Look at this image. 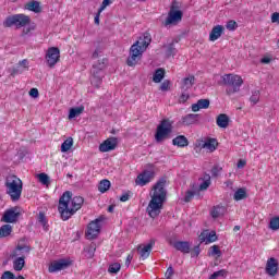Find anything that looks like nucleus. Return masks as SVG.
<instances>
[{"label": "nucleus", "instance_id": "nucleus-1", "mask_svg": "<svg viewBox=\"0 0 279 279\" xmlns=\"http://www.w3.org/2000/svg\"><path fill=\"white\" fill-rule=\"evenodd\" d=\"M167 178H160L155 185L153 186V192L150 193V202L146 208L149 217L151 219H156L160 211L162 210V206L167 201Z\"/></svg>", "mask_w": 279, "mask_h": 279}, {"label": "nucleus", "instance_id": "nucleus-2", "mask_svg": "<svg viewBox=\"0 0 279 279\" xmlns=\"http://www.w3.org/2000/svg\"><path fill=\"white\" fill-rule=\"evenodd\" d=\"M84 206V197L82 196H74L73 193L70 191H66L62 194V196L59 198V206L58 211L60 214V217L62 221H69L80 208Z\"/></svg>", "mask_w": 279, "mask_h": 279}, {"label": "nucleus", "instance_id": "nucleus-3", "mask_svg": "<svg viewBox=\"0 0 279 279\" xmlns=\"http://www.w3.org/2000/svg\"><path fill=\"white\" fill-rule=\"evenodd\" d=\"M151 45V34L144 33L140 36L129 50V57L126 59L128 66H136L140 60H143V53L147 51V47Z\"/></svg>", "mask_w": 279, "mask_h": 279}, {"label": "nucleus", "instance_id": "nucleus-4", "mask_svg": "<svg viewBox=\"0 0 279 279\" xmlns=\"http://www.w3.org/2000/svg\"><path fill=\"white\" fill-rule=\"evenodd\" d=\"M5 193L9 195L11 202H19L23 195V181L19 177L11 174L5 178L4 182Z\"/></svg>", "mask_w": 279, "mask_h": 279}, {"label": "nucleus", "instance_id": "nucleus-5", "mask_svg": "<svg viewBox=\"0 0 279 279\" xmlns=\"http://www.w3.org/2000/svg\"><path fill=\"white\" fill-rule=\"evenodd\" d=\"M222 84L223 86H227V95H234V93H239V90H241V86H243V78L236 74H225L222 76Z\"/></svg>", "mask_w": 279, "mask_h": 279}, {"label": "nucleus", "instance_id": "nucleus-6", "mask_svg": "<svg viewBox=\"0 0 279 279\" xmlns=\"http://www.w3.org/2000/svg\"><path fill=\"white\" fill-rule=\"evenodd\" d=\"M171 132H173V122L169 119H163L157 126L155 133V141L156 143H162L171 136Z\"/></svg>", "mask_w": 279, "mask_h": 279}, {"label": "nucleus", "instance_id": "nucleus-7", "mask_svg": "<svg viewBox=\"0 0 279 279\" xmlns=\"http://www.w3.org/2000/svg\"><path fill=\"white\" fill-rule=\"evenodd\" d=\"M106 64H108V59H102L101 62L98 61V63L93 65L90 83L96 88H99L101 86V77H104V74L101 71L106 69Z\"/></svg>", "mask_w": 279, "mask_h": 279}, {"label": "nucleus", "instance_id": "nucleus-8", "mask_svg": "<svg viewBox=\"0 0 279 279\" xmlns=\"http://www.w3.org/2000/svg\"><path fill=\"white\" fill-rule=\"evenodd\" d=\"M29 16L25 14H14L5 19L4 27H16L21 29V27L29 25Z\"/></svg>", "mask_w": 279, "mask_h": 279}, {"label": "nucleus", "instance_id": "nucleus-9", "mask_svg": "<svg viewBox=\"0 0 279 279\" xmlns=\"http://www.w3.org/2000/svg\"><path fill=\"white\" fill-rule=\"evenodd\" d=\"M101 218H97L89 222L86 232V236L89 239V241H93V239H97V236H99V233L101 232Z\"/></svg>", "mask_w": 279, "mask_h": 279}, {"label": "nucleus", "instance_id": "nucleus-10", "mask_svg": "<svg viewBox=\"0 0 279 279\" xmlns=\"http://www.w3.org/2000/svg\"><path fill=\"white\" fill-rule=\"evenodd\" d=\"M46 62L50 69H53L57 62H60V48L50 47L46 52Z\"/></svg>", "mask_w": 279, "mask_h": 279}, {"label": "nucleus", "instance_id": "nucleus-11", "mask_svg": "<svg viewBox=\"0 0 279 279\" xmlns=\"http://www.w3.org/2000/svg\"><path fill=\"white\" fill-rule=\"evenodd\" d=\"M184 13H182V11L180 10H175V7L172 5L170 8V11L168 13V17L166 19L163 25L167 27L169 25H178V23H180V21H182V16Z\"/></svg>", "mask_w": 279, "mask_h": 279}, {"label": "nucleus", "instance_id": "nucleus-12", "mask_svg": "<svg viewBox=\"0 0 279 279\" xmlns=\"http://www.w3.org/2000/svg\"><path fill=\"white\" fill-rule=\"evenodd\" d=\"M32 252V247L25 244H17L16 247L11 252L9 258H27L29 253Z\"/></svg>", "mask_w": 279, "mask_h": 279}, {"label": "nucleus", "instance_id": "nucleus-13", "mask_svg": "<svg viewBox=\"0 0 279 279\" xmlns=\"http://www.w3.org/2000/svg\"><path fill=\"white\" fill-rule=\"evenodd\" d=\"M19 217H21V213H19V207H13L4 211L1 221H3L4 223H16V221H19Z\"/></svg>", "mask_w": 279, "mask_h": 279}, {"label": "nucleus", "instance_id": "nucleus-14", "mask_svg": "<svg viewBox=\"0 0 279 279\" xmlns=\"http://www.w3.org/2000/svg\"><path fill=\"white\" fill-rule=\"evenodd\" d=\"M71 266V262L66 260V259H59V260H54L52 262L49 267H48V271L49 274H57V271H62L64 269H68V267Z\"/></svg>", "mask_w": 279, "mask_h": 279}, {"label": "nucleus", "instance_id": "nucleus-15", "mask_svg": "<svg viewBox=\"0 0 279 279\" xmlns=\"http://www.w3.org/2000/svg\"><path fill=\"white\" fill-rule=\"evenodd\" d=\"M156 173L151 170H144L141 174L137 175L135 182L138 186H145L146 184H149L151 180H154V177Z\"/></svg>", "mask_w": 279, "mask_h": 279}, {"label": "nucleus", "instance_id": "nucleus-16", "mask_svg": "<svg viewBox=\"0 0 279 279\" xmlns=\"http://www.w3.org/2000/svg\"><path fill=\"white\" fill-rule=\"evenodd\" d=\"M118 143L119 141L117 140V137H109L99 145V151H101L102 154H106L107 151H112L117 149Z\"/></svg>", "mask_w": 279, "mask_h": 279}, {"label": "nucleus", "instance_id": "nucleus-17", "mask_svg": "<svg viewBox=\"0 0 279 279\" xmlns=\"http://www.w3.org/2000/svg\"><path fill=\"white\" fill-rule=\"evenodd\" d=\"M278 267H279L278 259H276L275 257H270L266 263L265 271L268 276L274 278V276L278 275Z\"/></svg>", "mask_w": 279, "mask_h": 279}, {"label": "nucleus", "instance_id": "nucleus-18", "mask_svg": "<svg viewBox=\"0 0 279 279\" xmlns=\"http://www.w3.org/2000/svg\"><path fill=\"white\" fill-rule=\"evenodd\" d=\"M173 247L182 254H191V242L189 241H177L173 243Z\"/></svg>", "mask_w": 279, "mask_h": 279}, {"label": "nucleus", "instance_id": "nucleus-19", "mask_svg": "<svg viewBox=\"0 0 279 279\" xmlns=\"http://www.w3.org/2000/svg\"><path fill=\"white\" fill-rule=\"evenodd\" d=\"M154 245H156L155 240H150L148 244H146L144 247H138L140 256L141 258H149V255L151 254V250L154 248Z\"/></svg>", "mask_w": 279, "mask_h": 279}, {"label": "nucleus", "instance_id": "nucleus-20", "mask_svg": "<svg viewBox=\"0 0 279 279\" xmlns=\"http://www.w3.org/2000/svg\"><path fill=\"white\" fill-rule=\"evenodd\" d=\"M225 27L222 25H216L213 27L211 32L209 33V40L210 43H215V40H219L223 35Z\"/></svg>", "mask_w": 279, "mask_h": 279}, {"label": "nucleus", "instance_id": "nucleus-21", "mask_svg": "<svg viewBox=\"0 0 279 279\" xmlns=\"http://www.w3.org/2000/svg\"><path fill=\"white\" fill-rule=\"evenodd\" d=\"M210 106V100L208 99H199L196 104L192 105L193 112H199L202 109H206Z\"/></svg>", "mask_w": 279, "mask_h": 279}, {"label": "nucleus", "instance_id": "nucleus-22", "mask_svg": "<svg viewBox=\"0 0 279 279\" xmlns=\"http://www.w3.org/2000/svg\"><path fill=\"white\" fill-rule=\"evenodd\" d=\"M9 258L13 263L14 271H23V268L25 267L24 258H22V257H9Z\"/></svg>", "mask_w": 279, "mask_h": 279}, {"label": "nucleus", "instance_id": "nucleus-23", "mask_svg": "<svg viewBox=\"0 0 279 279\" xmlns=\"http://www.w3.org/2000/svg\"><path fill=\"white\" fill-rule=\"evenodd\" d=\"M197 121H199V114L195 113H189L182 118L183 125H194Z\"/></svg>", "mask_w": 279, "mask_h": 279}, {"label": "nucleus", "instance_id": "nucleus-24", "mask_svg": "<svg viewBox=\"0 0 279 279\" xmlns=\"http://www.w3.org/2000/svg\"><path fill=\"white\" fill-rule=\"evenodd\" d=\"M218 146L219 142H217V138L207 137L205 141V149L209 153L216 151Z\"/></svg>", "mask_w": 279, "mask_h": 279}, {"label": "nucleus", "instance_id": "nucleus-25", "mask_svg": "<svg viewBox=\"0 0 279 279\" xmlns=\"http://www.w3.org/2000/svg\"><path fill=\"white\" fill-rule=\"evenodd\" d=\"M216 123H217L218 128L226 129V128H228V125H230V118L226 113H220L217 117Z\"/></svg>", "mask_w": 279, "mask_h": 279}, {"label": "nucleus", "instance_id": "nucleus-26", "mask_svg": "<svg viewBox=\"0 0 279 279\" xmlns=\"http://www.w3.org/2000/svg\"><path fill=\"white\" fill-rule=\"evenodd\" d=\"M172 145L177 147H189V138L184 135H179L172 140Z\"/></svg>", "mask_w": 279, "mask_h": 279}, {"label": "nucleus", "instance_id": "nucleus-27", "mask_svg": "<svg viewBox=\"0 0 279 279\" xmlns=\"http://www.w3.org/2000/svg\"><path fill=\"white\" fill-rule=\"evenodd\" d=\"M210 215L213 219H219V217H223V215H226V207L217 205L211 209Z\"/></svg>", "mask_w": 279, "mask_h": 279}, {"label": "nucleus", "instance_id": "nucleus-28", "mask_svg": "<svg viewBox=\"0 0 279 279\" xmlns=\"http://www.w3.org/2000/svg\"><path fill=\"white\" fill-rule=\"evenodd\" d=\"M201 241L202 243H215V241H217V232L215 231H210L206 234V236H204V234H201Z\"/></svg>", "mask_w": 279, "mask_h": 279}, {"label": "nucleus", "instance_id": "nucleus-29", "mask_svg": "<svg viewBox=\"0 0 279 279\" xmlns=\"http://www.w3.org/2000/svg\"><path fill=\"white\" fill-rule=\"evenodd\" d=\"M195 84V76L191 75L185 78H183V84L181 86L182 90H189L193 88V85Z\"/></svg>", "mask_w": 279, "mask_h": 279}, {"label": "nucleus", "instance_id": "nucleus-30", "mask_svg": "<svg viewBox=\"0 0 279 279\" xmlns=\"http://www.w3.org/2000/svg\"><path fill=\"white\" fill-rule=\"evenodd\" d=\"M162 80H165V69L159 68L155 71L153 75V82H155V84H160Z\"/></svg>", "mask_w": 279, "mask_h": 279}, {"label": "nucleus", "instance_id": "nucleus-31", "mask_svg": "<svg viewBox=\"0 0 279 279\" xmlns=\"http://www.w3.org/2000/svg\"><path fill=\"white\" fill-rule=\"evenodd\" d=\"M246 197H247V191L245 190V187L238 189L233 195V199L235 202H241V199H245Z\"/></svg>", "mask_w": 279, "mask_h": 279}, {"label": "nucleus", "instance_id": "nucleus-32", "mask_svg": "<svg viewBox=\"0 0 279 279\" xmlns=\"http://www.w3.org/2000/svg\"><path fill=\"white\" fill-rule=\"evenodd\" d=\"M85 257L87 258H94L95 252H97V244L92 243L89 246L84 248Z\"/></svg>", "mask_w": 279, "mask_h": 279}, {"label": "nucleus", "instance_id": "nucleus-33", "mask_svg": "<svg viewBox=\"0 0 279 279\" xmlns=\"http://www.w3.org/2000/svg\"><path fill=\"white\" fill-rule=\"evenodd\" d=\"M27 10H29L31 12H35V14L40 13L41 12L40 2H38L36 0L28 2Z\"/></svg>", "mask_w": 279, "mask_h": 279}, {"label": "nucleus", "instance_id": "nucleus-34", "mask_svg": "<svg viewBox=\"0 0 279 279\" xmlns=\"http://www.w3.org/2000/svg\"><path fill=\"white\" fill-rule=\"evenodd\" d=\"M111 183L108 179L101 180L98 184V191L100 193H106L110 191Z\"/></svg>", "mask_w": 279, "mask_h": 279}, {"label": "nucleus", "instance_id": "nucleus-35", "mask_svg": "<svg viewBox=\"0 0 279 279\" xmlns=\"http://www.w3.org/2000/svg\"><path fill=\"white\" fill-rule=\"evenodd\" d=\"M84 112V106L74 107L70 109L69 119H75V117H80Z\"/></svg>", "mask_w": 279, "mask_h": 279}, {"label": "nucleus", "instance_id": "nucleus-36", "mask_svg": "<svg viewBox=\"0 0 279 279\" xmlns=\"http://www.w3.org/2000/svg\"><path fill=\"white\" fill-rule=\"evenodd\" d=\"M12 234V227L10 225H3L0 227V239H5Z\"/></svg>", "mask_w": 279, "mask_h": 279}, {"label": "nucleus", "instance_id": "nucleus-37", "mask_svg": "<svg viewBox=\"0 0 279 279\" xmlns=\"http://www.w3.org/2000/svg\"><path fill=\"white\" fill-rule=\"evenodd\" d=\"M71 147H73V138L69 137L68 140H65L62 144H61V151L63 154H66V151H69V149H71Z\"/></svg>", "mask_w": 279, "mask_h": 279}, {"label": "nucleus", "instance_id": "nucleus-38", "mask_svg": "<svg viewBox=\"0 0 279 279\" xmlns=\"http://www.w3.org/2000/svg\"><path fill=\"white\" fill-rule=\"evenodd\" d=\"M217 278H228V270L221 269V270L215 271L209 276L208 279H217Z\"/></svg>", "mask_w": 279, "mask_h": 279}, {"label": "nucleus", "instance_id": "nucleus-39", "mask_svg": "<svg viewBox=\"0 0 279 279\" xmlns=\"http://www.w3.org/2000/svg\"><path fill=\"white\" fill-rule=\"evenodd\" d=\"M175 53H178V50L175 49V45L173 43L166 46L167 58H171V56H175Z\"/></svg>", "mask_w": 279, "mask_h": 279}, {"label": "nucleus", "instance_id": "nucleus-40", "mask_svg": "<svg viewBox=\"0 0 279 279\" xmlns=\"http://www.w3.org/2000/svg\"><path fill=\"white\" fill-rule=\"evenodd\" d=\"M250 101L253 104V106H256V104L260 101V90H253L252 96L250 97Z\"/></svg>", "mask_w": 279, "mask_h": 279}, {"label": "nucleus", "instance_id": "nucleus-41", "mask_svg": "<svg viewBox=\"0 0 279 279\" xmlns=\"http://www.w3.org/2000/svg\"><path fill=\"white\" fill-rule=\"evenodd\" d=\"M9 73H11V77H16V75H22V73H25V69L17 64L15 68L9 70Z\"/></svg>", "mask_w": 279, "mask_h": 279}, {"label": "nucleus", "instance_id": "nucleus-42", "mask_svg": "<svg viewBox=\"0 0 279 279\" xmlns=\"http://www.w3.org/2000/svg\"><path fill=\"white\" fill-rule=\"evenodd\" d=\"M119 271H121V264L120 263H113L110 264L108 267V272L109 274H118Z\"/></svg>", "mask_w": 279, "mask_h": 279}, {"label": "nucleus", "instance_id": "nucleus-43", "mask_svg": "<svg viewBox=\"0 0 279 279\" xmlns=\"http://www.w3.org/2000/svg\"><path fill=\"white\" fill-rule=\"evenodd\" d=\"M269 228L270 230H279V216L270 219Z\"/></svg>", "mask_w": 279, "mask_h": 279}, {"label": "nucleus", "instance_id": "nucleus-44", "mask_svg": "<svg viewBox=\"0 0 279 279\" xmlns=\"http://www.w3.org/2000/svg\"><path fill=\"white\" fill-rule=\"evenodd\" d=\"M38 180L41 184L45 186H48L49 184V175L47 173H39L38 174Z\"/></svg>", "mask_w": 279, "mask_h": 279}, {"label": "nucleus", "instance_id": "nucleus-45", "mask_svg": "<svg viewBox=\"0 0 279 279\" xmlns=\"http://www.w3.org/2000/svg\"><path fill=\"white\" fill-rule=\"evenodd\" d=\"M190 97H191V95L189 94V90H182V94L179 98V104H186V101H189Z\"/></svg>", "mask_w": 279, "mask_h": 279}, {"label": "nucleus", "instance_id": "nucleus-46", "mask_svg": "<svg viewBox=\"0 0 279 279\" xmlns=\"http://www.w3.org/2000/svg\"><path fill=\"white\" fill-rule=\"evenodd\" d=\"M239 27V24L234 20H231L227 23L226 28L229 29V32H234Z\"/></svg>", "mask_w": 279, "mask_h": 279}, {"label": "nucleus", "instance_id": "nucleus-47", "mask_svg": "<svg viewBox=\"0 0 279 279\" xmlns=\"http://www.w3.org/2000/svg\"><path fill=\"white\" fill-rule=\"evenodd\" d=\"M195 149H206V141L197 140L194 144Z\"/></svg>", "mask_w": 279, "mask_h": 279}, {"label": "nucleus", "instance_id": "nucleus-48", "mask_svg": "<svg viewBox=\"0 0 279 279\" xmlns=\"http://www.w3.org/2000/svg\"><path fill=\"white\" fill-rule=\"evenodd\" d=\"M222 171V168L219 167V166H214L213 169H211V175L213 178H218L219 174L221 173Z\"/></svg>", "mask_w": 279, "mask_h": 279}, {"label": "nucleus", "instance_id": "nucleus-49", "mask_svg": "<svg viewBox=\"0 0 279 279\" xmlns=\"http://www.w3.org/2000/svg\"><path fill=\"white\" fill-rule=\"evenodd\" d=\"M211 252L210 255L211 256H221V250H219V246L214 245L210 247Z\"/></svg>", "mask_w": 279, "mask_h": 279}, {"label": "nucleus", "instance_id": "nucleus-50", "mask_svg": "<svg viewBox=\"0 0 279 279\" xmlns=\"http://www.w3.org/2000/svg\"><path fill=\"white\" fill-rule=\"evenodd\" d=\"M16 277L10 270H7L2 274L1 279H15Z\"/></svg>", "mask_w": 279, "mask_h": 279}, {"label": "nucleus", "instance_id": "nucleus-51", "mask_svg": "<svg viewBox=\"0 0 279 279\" xmlns=\"http://www.w3.org/2000/svg\"><path fill=\"white\" fill-rule=\"evenodd\" d=\"M193 197H195V192L187 191L184 196V202L189 203L191 199H193Z\"/></svg>", "mask_w": 279, "mask_h": 279}, {"label": "nucleus", "instance_id": "nucleus-52", "mask_svg": "<svg viewBox=\"0 0 279 279\" xmlns=\"http://www.w3.org/2000/svg\"><path fill=\"white\" fill-rule=\"evenodd\" d=\"M169 86H171V82H169V80H166L161 83L160 90L167 92L169 90Z\"/></svg>", "mask_w": 279, "mask_h": 279}, {"label": "nucleus", "instance_id": "nucleus-53", "mask_svg": "<svg viewBox=\"0 0 279 279\" xmlns=\"http://www.w3.org/2000/svg\"><path fill=\"white\" fill-rule=\"evenodd\" d=\"M17 65L23 68L24 71H27V69H29V61H27V59H23L17 63Z\"/></svg>", "mask_w": 279, "mask_h": 279}, {"label": "nucleus", "instance_id": "nucleus-54", "mask_svg": "<svg viewBox=\"0 0 279 279\" xmlns=\"http://www.w3.org/2000/svg\"><path fill=\"white\" fill-rule=\"evenodd\" d=\"M110 3H112V0H104L100 8L98 9L99 12H102L106 10V8H108V5H110Z\"/></svg>", "mask_w": 279, "mask_h": 279}, {"label": "nucleus", "instance_id": "nucleus-55", "mask_svg": "<svg viewBox=\"0 0 279 279\" xmlns=\"http://www.w3.org/2000/svg\"><path fill=\"white\" fill-rule=\"evenodd\" d=\"M38 221H39V223L43 225L44 227L47 226V217H45V214L39 213Z\"/></svg>", "mask_w": 279, "mask_h": 279}, {"label": "nucleus", "instance_id": "nucleus-56", "mask_svg": "<svg viewBox=\"0 0 279 279\" xmlns=\"http://www.w3.org/2000/svg\"><path fill=\"white\" fill-rule=\"evenodd\" d=\"M101 51L102 50H101L100 47L96 48L95 51L92 54L93 60H97V58H99L101 56Z\"/></svg>", "mask_w": 279, "mask_h": 279}, {"label": "nucleus", "instance_id": "nucleus-57", "mask_svg": "<svg viewBox=\"0 0 279 279\" xmlns=\"http://www.w3.org/2000/svg\"><path fill=\"white\" fill-rule=\"evenodd\" d=\"M199 252H201L199 245L194 246L193 252L191 253V257L196 258L197 256H199Z\"/></svg>", "mask_w": 279, "mask_h": 279}, {"label": "nucleus", "instance_id": "nucleus-58", "mask_svg": "<svg viewBox=\"0 0 279 279\" xmlns=\"http://www.w3.org/2000/svg\"><path fill=\"white\" fill-rule=\"evenodd\" d=\"M39 93H38V88H32L29 90V96L33 97L34 99H36L38 97Z\"/></svg>", "mask_w": 279, "mask_h": 279}, {"label": "nucleus", "instance_id": "nucleus-59", "mask_svg": "<svg viewBox=\"0 0 279 279\" xmlns=\"http://www.w3.org/2000/svg\"><path fill=\"white\" fill-rule=\"evenodd\" d=\"M210 186V181H204L201 184V191H206V189H208Z\"/></svg>", "mask_w": 279, "mask_h": 279}, {"label": "nucleus", "instance_id": "nucleus-60", "mask_svg": "<svg viewBox=\"0 0 279 279\" xmlns=\"http://www.w3.org/2000/svg\"><path fill=\"white\" fill-rule=\"evenodd\" d=\"M130 199V194L124 193L120 196V202H128Z\"/></svg>", "mask_w": 279, "mask_h": 279}, {"label": "nucleus", "instance_id": "nucleus-61", "mask_svg": "<svg viewBox=\"0 0 279 279\" xmlns=\"http://www.w3.org/2000/svg\"><path fill=\"white\" fill-rule=\"evenodd\" d=\"M166 276H167V278H171V276H173V267L172 266L168 267V269L166 271Z\"/></svg>", "mask_w": 279, "mask_h": 279}, {"label": "nucleus", "instance_id": "nucleus-62", "mask_svg": "<svg viewBox=\"0 0 279 279\" xmlns=\"http://www.w3.org/2000/svg\"><path fill=\"white\" fill-rule=\"evenodd\" d=\"M99 16H101V12H99V10H98L97 14L94 17V23L96 25H99Z\"/></svg>", "mask_w": 279, "mask_h": 279}, {"label": "nucleus", "instance_id": "nucleus-63", "mask_svg": "<svg viewBox=\"0 0 279 279\" xmlns=\"http://www.w3.org/2000/svg\"><path fill=\"white\" fill-rule=\"evenodd\" d=\"M245 165H246L245 160L240 159V160L238 161V169H243V167H245Z\"/></svg>", "mask_w": 279, "mask_h": 279}, {"label": "nucleus", "instance_id": "nucleus-64", "mask_svg": "<svg viewBox=\"0 0 279 279\" xmlns=\"http://www.w3.org/2000/svg\"><path fill=\"white\" fill-rule=\"evenodd\" d=\"M132 258H134L133 255H128L126 260H125V266L129 267V265L132 263Z\"/></svg>", "mask_w": 279, "mask_h": 279}]
</instances>
